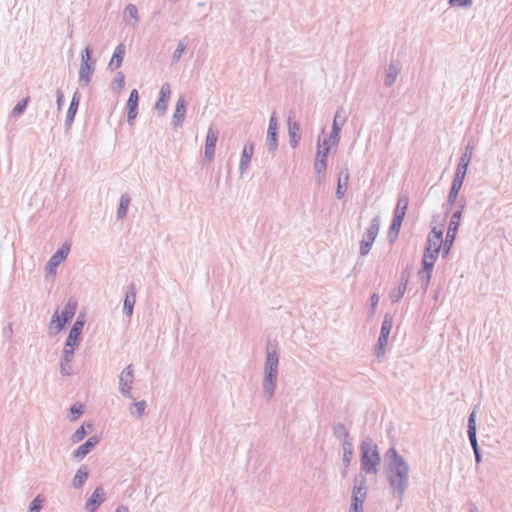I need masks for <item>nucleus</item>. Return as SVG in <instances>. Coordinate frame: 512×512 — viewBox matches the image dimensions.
<instances>
[{
  "label": "nucleus",
  "mask_w": 512,
  "mask_h": 512,
  "mask_svg": "<svg viewBox=\"0 0 512 512\" xmlns=\"http://www.w3.org/2000/svg\"><path fill=\"white\" fill-rule=\"evenodd\" d=\"M340 131H336V129H332L329 135L328 141L331 145L337 146L340 141Z\"/></svg>",
  "instance_id": "obj_57"
},
{
  "label": "nucleus",
  "mask_w": 512,
  "mask_h": 512,
  "mask_svg": "<svg viewBox=\"0 0 512 512\" xmlns=\"http://www.w3.org/2000/svg\"><path fill=\"white\" fill-rule=\"evenodd\" d=\"M474 146L468 143L465 147L464 153L461 155L459 161L470 164L473 155Z\"/></svg>",
  "instance_id": "obj_45"
},
{
  "label": "nucleus",
  "mask_w": 512,
  "mask_h": 512,
  "mask_svg": "<svg viewBox=\"0 0 512 512\" xmlns=\"http://www.w3.org/2000/svg\"><path fill=\"white\" fill-rule=\"evenodd\" d=\"M379 295L377 293H373L371 296H370V315H373L374 312H375V308L377 307L378 303H379Z\"/></svg>",
  "instance_id": "obj_60"
},
{
  "label": "nucleus",
  "mask_w": 512,
  "mask_h": 512,
  "mask_svg": "<svg viewBox=\"0 0 512 512\" xmlns=\"http://www.w3.org/2000/svg\"><path fill=\"white\" fill-rule=\"evenodd\" d=\"M408 203H409L408 197L401 196L397 201L394 215L404 218L406 215L407 208H408Z\"/></svg>",
  "instance_id": "obj_35"
},
{
  "label": "nucleus",
  "mask_w": 512,
  "mask_h": 512,
  "mask_svg": "<svg viewBox=\"0 0 512 512\" xmlns=\"http://www.w3.org/2000/svg\"><path fill=\"white\" fill-rule=\"evenodd\" d=\"M349 512H364L363 504H350Z\"/></svg>",
  "instance_id": "obj_64"
},
{
  "label": "nucleus",
  "mask_w": 512,
  "mask_h": 512,
  "mask_svg": "<svg viewBox=\"0 0 512 512\" xmlns=\"http://www.w3.org/2000/svg\"><path fill=\"white\" fill-rule=\"evenodd\" d=\"M322 148V145H321V141H320V138L318 139V143H317V153H316V157L315 159H326L328 158V148Z\"/></svg>",
  "instance_id": "obj_53"
},
{
  "label": "nucleus",
  "mask_w": 512,
  "mask_h": 512,
  "mask_svg": "<svg viewBox=\"0 0 512 512\" xmlns=\"http://www.w3.org/2000/svg\"><path fill=\"white\" fill-rule=\"evenodd\" d=\"M100 441V438L96 435L91 436L86 440L85 443L80 445L74 452L73 457L77 459L84 458Z\"/></svg>",
  "instance_id": "obj_21"
},
{
  "label": "nucleus",
  "mask_w": 512,
  "mask_h": 512,
  "mask_svg": "<svg viewBox=\"0 0 512 512\" xmlns=\"http://www.w3.org/2000/svg\"><path fill=\"white\" fill-rule=\"evenodd\" d=\"M89 477V470L86 465H82L76 472L72 485L75 489H80Z\"/></svg>",
  "instance_id": "obj_26"
},
{
  "label": "nucleus",
  "mask_w": 512,
  "mask_h": 512,
  "mask_svg": "<svg viewBox=\"0 0 512 512\" xmlns=\"http://www.w3.org/2000/svg\"><path fill=\"white\" fill-rule=\"evenodd\" d=\"M459 226H460V221L452 219V218L450 219L448 230L446 233V238L442 242L443 243V248H442V257L443 258H446L448 256L450 249L455 241Z\"/></svg>",
  "instance_id": "obj_13"
},
{
  "label": "nucleus",
  "mask_w": 512,
  "mask_h": 512,
  "mask_svg": "<svg viewBox=\"0 0 512 512\" xmlns=\"http://www.w3.org/2000/svg\"><path fill=\"white\" fill-rule=\"evenodd\" d=\"M125 14H128L131 18L135 19V22H138V9L134 4H128L125 7Z\"/></svg>",
  "instance_id": "obj_51"
},
{
  "label": "nucleus",
  "mask_w": 512,
  "mask_h": 512,
  "mask_svg": "<svg viewBox=\"0 0 512 512\" xmlns=\"http://www.w3.org/2000/svg\"><path fill=\"white\" fill-rule=\"evenodd\" d=\"M342 449H343V464L345 467H348L351 463L352 457H353V442L352 440L343 441L342 443Z\"/></svg>",
  "instance_id": "obj_30"
},
{
  "label": "nucleus",
  "mask_w": 512,
  "mask_h": 512,
  "mask_svg": "<svg viewBox=\"0 0 512 512\" xmlns=\"http://www.w3.org/2000/svg\"><path fill=\"white\" fill-rule=\"evenodd\" d=\"M266 145L268 152L272 154L275 153L278 147V119L275 112L272 113L269 120Z\"/></svg>",
  "instance_id": "obj_9"
},
{
  "label": "nucleus",
  "mask_w": 512,
  "mask_h": 512,
  "mask_svg": "<svg viewBox=\"0 0 512 512\" xmlns=\"http://www.w3.org/2000/svg\"><path fill=\"white\" fill-rule=\"evenodd\" d=\"M45 502V497L41 494L37 495L30 503L28 512H40L43 503Z\"/></svg>",
  "instance_id": "obj_38"
},
{
  "label": "nucleus",
  "mask_w": 512,
  "mask_h": 512,
  "mask_svg": "<svg viewBox=\"0 0 512 512\" xmlns=\"http://www.w3.org/2000/svg\"><path fill=\"white\" fill-rule=\"evenodd\" d=\"M456 203H457V209H456V211H454L452 213L451 218L455 219V220H458V221H461L462 214H463V212L465 210V207H466V200L462 197Z\"/></svg>",
  "instance_id": "obj_41"
},
{
  "label": "nucleus",
  "mask_w": 512,
  "mask_h": 512,
  "mask_svg": "<svg viewBox=\"0 0 512 512\" xmlns=\"http://www.w3.org/2000/svg\"><path fill=\"white\" fill-rule=\"evenodd\" d=\"M468 166H469V164L459 161V163L457 164V167H456V172H455L454 177H456L457 179L459 178V179L464 180L465 176L467 174Z\"/></svg>",
  "instance_id": "obj_47"
},
{
  "label": "nucleus",
  "mask_w": 512,
  "mask_h": 512,
  "mask_svg": "<svg viewBox=\"0 0 512 512\" xmlns=\"http://www.w3.org/2000/svg\"><path fill=\"white\" fill-rule=\"evenodd\" d=\"M76 306H77L76 302H73L70 300L66 304L64 310L62 311L61 319L58 315V311H56L54 313L52 320H51V325H55L57 332L64 329L66 324H68L72 320V318L74 317L75 312H76Z\"/></svg>",
  "instance_id": "obj_6"
},
{
  "label": "nucleus",
  "mask_w": 512,
  "mask_h": 512,
  "mask_svg": "<svg viewBox=\"0 0 512 512\" xmlns=\"http://www.w3.org/2000/svg\"><path fill=\"white\" fill-rule=\"evenodd\" d=\"M170 95H171V89H170V85L168 83H164L162 86H161V89H160V92H159V98L165 100V101H169L170 99Z\"/></svg>",
  "instance_id": "obj_50"
},
{
  "label": "nucleus",
  "mask_w": 512,
  "mask_h": 512,
  "mask_svg": "<svg viewBox=\"0 0 512 512\" xmlns=\"http://www.w3.org/2000/svg\"><path fill=\"white\" fill-rule=\"evenodd\" d=\"M403 220L404 218L400 216H393L387 235V238L390 243H394L395 240L397 239Z\"/></svg>",
  "instance_id": "obj_25"
},
{
  "label": "nucleus",
  "mask_w": 512,
  "mask_h": 512,
  "mask_svg": "<svg viewBox=\"0 0 512 512\" xmlns=\"http://www.w3.org/2000/svg\"><path fill=\"white\" fill-rule=\"evenodd\" d=\"M92 53L90 46H86L81 52V64H91L95 67L96 60L92 57Z\"/></svg>",
  "instance_id": "obj_39"
},
{
  "label": "nucleus",
  "mask_w": 512,
  "mask_h": 512,
  "mask_svg": "<svg viewBox=\"0 0 512 512\" xmlns=\"http://www.w3.org/2000/svg\"><path fill=\"white\" fill-rule=\"evenodd\" d=\"M435 257L423 256L422 258V269L420 271L432 273L435 261Z\"/></svg>",
  "instance_id": "obj_42"
},
{
  "label": "nucleus",
  "mask_w": 512,
  "mask_h": 512,
  "mask_svg": "<svg viewBox=\"0 0 512 512\" xmlns=\"http://www.w3.org/2000/svg\"><path fill=\"white\" fill-rule=\"evenodd\" d=\"M125 55V47L123 44H119L113 53L112 59L109 63L110 68H119L122 65Z\"/></svg>",
  "instance_id": "obj_28"
},
{
  "label": "nucleus",
  "mask_w": 512,
  "mask_h": 512,
  "mask_svg": "<svg viewBox=\"0 0 512 512\" xmlns=\"http://www.w3.org/2000/svg\"><path fill=\"white\" fill-rule=\"evenodd\" d=\"M70 412L73 414V415H76V417L80 416L82 413H83V407L81 404L79 403H76L74 405L71 406L70 408Z\"/></svg>",
  "instance_id": "obj_61"
},
{
  "label": "nucleus",
  "mask_w": 512,
  "mask_h": 512,
  "mask_svg": "<svg viewBox=\"0 0 512 512\" xmlns=\"http://www.w3.org/2000/svg\"><path fill=\"white\" fill-rule=\"evenodd\" d=\"M278 371L264 370V378L262 381L263 393L269 401L276 390Z\"/></svg>",
  "instance_id": "obj_12"
},
{
  "label": "nucleus",
  "mask_w": 512,
  "mask_h": 512,
  "mask_svg": "<svg viewBox=\"0 0 512 512\" xmlns=\"http://www.w3.org/2000/svg\"><path fill=\"white\" fill-rule=\"evenodd\" d=\"M87 435V430L85 429V424H82L72 435L71 440L73 443H78L82 441Z\"/></svg>",
  "instance_id": "obj_44"
},
{
  "label": "nucleus",
  "mask_w": 512,
  "mask_h": 512,
  "mask_svg": "<svg viewBox=\"0 0 512 512\" xmlns=\"http://www.w3.org/2000/svg\"><path fill=\"white\" fill-rule=\"evenodd\" d=\"M136 292L135 284L131 283L127 288L123 304V312L128 317L132 316L133 314V309L136 302Z\"/></svg>",
  "instance_id": "obj_19"
},
{
  "label": "nucleus",
  "mask_w": 512,
  "mask_h": 512,
  "mask_svg": "<svg viewBox=\"0 0 512 512\" xmlns=\"http://www.w3.org/2000/svg\"><path fill=\"white\" fill-rule=\"evenodd\" d=\"M463 182L464 180L454 177L447 197V205L449 207L456 204Z\"/></svg>",
  "instance_id": "obj_24"
},
{
  "label": "nucleus",
  "mask_w": 512,
  "mask_h": 512,
  "mask_svg": "<svg viewBox=\"0 0 512 512\" xmlns=\"http://www.w3.org/2000/svg\"><path fill=\"white\" fill-rule=\"evenodd\" d=\"M132 384L127 383V385L119 384V390L121 394L126 398H133L131 394Z\"/></svg>",
  "instance_id": "obj_58"
},
{
  "label": "nucleus",
  "mask_w": 512,
  "mask_h": 512,
  "mask_svg": "<svg viewBox=\"0 0 512 512\" xmlns=\"http://www.w3.org/2000/svg\"><path fill=\"white\" fill-rule=\"evenodd\" d=\"M86 319L85 314L80 313L77 316L76 321L74 322L73 326L70 329L69 335L66 339V346H70L72 348L79 345L81 340V334L83 327L85 325Z\"/></svg>",
  "instance_id": "obj_7"
},
{
  "label": "nucleus",
  "mask_w": 512,
  "mask_h": 512,
  "mask_svg": "<svg viewBox=\"0 0 512 512\" xmlns=\"http://www.w3.org/2000/svg\"><path fill=\"white\" fill-rule=\"evenodd\" d=\"M105 501V493L103 488L97 487L92 495L88 498L85 508L88 512H95Z\"/></svg>",
  "instance_id": "obj_16"
},
{
  "label": "nucleus",
  "mask_w": 512,
  "mask_h": 512,
  "mask_svg": "<svg viewBox=\"0 0 512 512\" xmlns=\"http://www.w3.org/2000/svg\"><path fill=\"white\" fill-rule=\"evenodd\" d=\"M186 40H187V38L185 37L184 39H182V40H180L178 42L177 47H176V49L173 52L172 57H171L172 64L178 63L179 60L181 59V56H182L183 52L187 48V41Z\"/></svg>",
  "instance_id": "obj_34"
},
{
  "label": "nucleus",
  "mask_w": 512,
  "mask_h": 512,
  "mask_svg": "<svg viewBox=\"0 0 512 512\" xmlns=\"http://www.w3.org/2000/svg\"><path fill=\"white\" fill-rule=\"evenodd\" d=\"M287 124L290 146L296 148L301 139L300 124L291 115L288 117Z\"/></svg>",
  "instance_id": "obj_15"
},
{
  "label": "nucleus",
  "mask_w": 512,
  "mask_h": 512,
  "mask_svg": "<svg viewBox=\"0 0 512 512\" xmlns=\"http://www.w3.org/2000/svg\"><path fill=\"white\" fill-rule=\"evenodd\" d=\"M146 407L147 404L146 401L144 400L134 402L130 407V413L132 416H135L136 418H141L145 412Z\"/></svg>",
  "instance_id": "obj_36"
},
{
  "label": "nucleus",
  "mask_w": 512,
  "mask_h": 512,
  "mask_svg": "<svg viewBox=\"0 0 512 512\" xmlns=\"http://www.w3.org/2000/svg\"><path fill=\"white\" fill-rule=\"evenodd\" d=\"M448 3L450 6H459V7L467 8L472 5L473 0H449Z\"/></svg>",
  "instance_id": "obj_56"
},
{
  "label": "nucleus",
  "mask_w": 512,
  "mask_h": 512,
  "mask_svg": "<svg viewBox=\"0 0 512 512\" xmlns=\"http://www.w3.org/2000/svg\"><path fill=\"white\" fill-rule=\"evenodd\" d=\"M138 101H139L138 91H137V89H133L130 92L129 98L127 100L126 108L137 109L138 108Z\"/></svg>",
  "instance_id": "obj_43"
},
{
  "label": "nucleus",
  "mask_w": 512,
  "mask_h": 512,
  "mask_svg": "<svg viewBox=\"0 0 512 512\" xmlns=\"http://www.w3.org/2000/svg\"><path fill=\"white\" fill-rule=\"evenodd\" d=\"M381 463V457L377 444L367 437L360 444V466L366 474H377Z\"/></svg>",
  "instance_id": "obj_2"
},
{
  "label": "nucleus",
  "mask_w": 512,
  "mask_h": 512,
  "mask_svg": "<svg viewBox=\"0 0 512 512\" xmlns=\"http://www.w3.org/2000/svg\"><path fill=\"white\" fill-rule=\"evenodd\" d=\"M167 105H168V102L161 99V98H158L156 104H155V110L160 114H164L167 110Z\"/></svg>",
  "instance_id": "obj_55"
},
{
  "label": "nucleus",
  "mask_w": 512,
  "mask_h": 512,
  "mask_svg": "<svg viewBox=\"0 0 512 512\" xmlns=\"http://www.w3.org/2000/svg\"><path fill=\"white\" fill-rule=\"evenodd\" d=\"M95 67L91 64H80L79 69V84L81 87H87L91 81Z\"/></svg>",
  "instance_id": "obj_23"
},
{
  "label": "nucleus",
  "mask_w": 512,
  "mask_h": 512,
  "mask_svg": "<svg viewBox=\"0 0 512 512\" xmlns=\"http://www.w3.org/2000/svg\"><path fill=\"white\" fill-rule=\"evenodd\" d=\"M278 365V342L269 340L266 346V359L264 363V370L278 371Z\"/></svg>",
  "instance_id": "obj_8"
},
{
  "label": "nucleus",
  "mask_w": 512,
  "mask_h": 512,
  "mask_svg": "<svg viewBox=\"0 0 512 512\" xmlns=\"http://www.w3.org/2000/svg\"><path fill=\"white\" fill-rule=\"evenodd\" d=\"M348 181H349L348 171L345 170V172H343V171L340 172V175L338 178V183H337V188H336V192H335V196L337 199H341L344 197L346 188L348 186Z\"/></svg>",
  "instance_id": "obj_27"
},
{
  "label": "nucleus",
  "mask_w": 512,
  "mask_h": 512,
  "mask_svg": "<svg viewBox=\"0 0 512 512\" xmlns=\"http://www.w3.org/2000/svg\"><path fill=\"white\" fill-rule=\"evenodd\" d=\"M409 278H410V272H409V269L406 268L401 272L400 283H405V285L407 286L408 282H409Z\"/></svg>",
  "instance_id": "obj_62"
},
{
  "label": "nucleus",
  "mask_w": 512,
  "mask_h": 512,
  "mask_svg": "<svg viewBox=\"0 0 512 512\" xmlns=\"http://www.w3.org/2000/svg\"><path fill=\"white\" fill-rule=\"evenodd\" d=\"M30 97H25L19 101L11 111V116L14 118L20 117L26 110Z\"/></svg>",
  "instance_id": "obj_37"
},
{
  "label": "nucleus",
  "mask_w": 512,
  "mask_h": 512,
  "mask_svg": "<svg viewBox=\"0 0 512 512\" xmlns=\"http://www.w3.org/2000/svg\"><path fill=\"white\" fill-rule=\"evenodd\" d=\"M124 79H125L124 74L122 72H118L115 76L113 83H112V89H114V90L122 89L125 84Z\"/></svg>",
  "instance_id": "obj_48"
},
{
  "label": "nucleus",
  "mask_w": 512,
  "mask_h": 512,
  "mask_svg": "<svg viewBox=\"0 0 512 512\" xmlns=\"http://www.w3.org/2000/svg\"><path fill=\"white\" fill-rule=\"evenodd\" d=\"M384 471L391 494L402 502L410 485V468L395 447H390L384 454Z\"/></svg>",
  "instance_id": "obj_1"
},
{
  "label": "nucleus",
  "mask_w": 512,
  "mask_h": 512,
  "mask_svg": "<svg viewBox=\"0 0 512 512\" xmlns=\"http://www.w3.org/2000/svg\"><path fill=\"white\" fill-rule=\"evenodd\" d=\"M407 286L405 283H399L398 287L390 293V299L393 303L398 302L404 295Z\"/></svg>",
  "instance_id": "obj_40"
},
{
  "label": "nucleus",
  "mask_w": 512,
  "mask_h": 512,
  "mask_svg": "<svg viewBox=\"0 0 512 512\" xmlns=\"http://www.w3.org/2000/svg\"><path fill=\"white\" fill-rule=\"evenodd\" d=\"M71 362L61 361L60 362V373L63 376H70L72 374Z\"/></svg>",
  "instance_id": "obj_54"
},
{
  "label": "nucleus",
  "mask_w": 512,
  "mask_h": 512,
  "mask_svg": "<svg viewBox=\"0 0 512 512\" xmlns=\"http://www.w3.org/2000/svg\"><path fill=\"white\" fill-rule=\"evenodd\" d=\"M254 154V144L253 142H249L244 145V148L241 153L240 163H239V171L242 174H244L250 164L251 158Z\"/></svg>",
  "instance_id": "obj_22"
},
{
  "label": "nucleus",
  "mask_w": 512,
  "mask_h": 512,
  "mask_svg": "<svg viewBox=\"0 0 512 512\" xmlns=\"http://www.w3.org/2000/svg\"><path fill=\"white\" fill-rule=\"evenodd\" d=\"M327 168V160L326 159H315L314 169L317 173L325 172Z\"/></svg>",
  "instance_id": "obj_52"
},
{
  "label": "nucleus",
  "mask_w": 512,
  "mask_h": 512,
  "mask_svg": "<svg viewBox=\"0 0 512 512\" xmlns=\"http://www.w3.org/2000/svg\"><path fill=\"white\" fill-rule=\"evenodd\" d=\"M134 381V370L132 364L126 366L120 376H119V384L127 385V383L133 384Z\"/></svg>",
  "instance_id": "obj_32"
},
{
  "label": "nucleus",
  "mask_w": 512,
  "mask_h": 512,
  "mask_svg": "<svg viewBox=\"0 0 512 512\" xmlns=\"http://www.w3.org/2000/svg\"><path fill=\"white\" fill-rule=\"evenodd\" d=\"M70 251V245L64 243L49 259L46 264L48 274H55L57 267L67 258Z\"/></svg>",
  "instance_id": "obj_10"
},
{
  "label": "nucleus",
  "mask_w": 512,
  "mask_h": 512,
  "mask_svg": "<svg viewBox=\"0 0 512 512\" xmlns=\"http://www.w3.org/2000/svg\"><path fill=\"white\" fill-rule=\"evenodd\" d=\"M130 202H131V198L127 193L121 195L119 207H118L117 213H116L118 220L126 217Z\"/></svg>",
  "instance_id": "obj_29"
},
{
  "label": "nucleus",
  "mask_w": 512,
  "mask_h": 512,
  "mask_svg": "<svg viewBox=\"0 0 512 512\" xmlns=\"http://www.w3.org/2000/svg\"><path fill=\"white\" fill-rule=\"evenodd\" d=\"M402 69L401 63L398 60H392L385 71L384 85L391 87L394 85L397 76L400 74Z\"/></svg>",
  "instance_id": "obj_17"
},
{
  "label": "nucleus",
  "mask_w": 512,
  "mask_h": 512,
  "mask_svg": "<svg viewBox=\"0 0 512 512\" xmlns=\"http://www.w3.org/2000/svg\"><path fill=\"white\" fill-rule=\"evenodd\" d=\"M80 99H81L80 93L78 91H75L73 96H72L70 104L71 105H75V106H79Z\"/></svg>",
  "instance_id": "obj_63"
},
{
  "label": "nucleus",
  "mask_w": 512,
  "mask_h": 512,
  "mask_svg": "<svg viewBox=\"0 0 512 512\" xmlns=\"http://www.w3.org/2000/svg\"><path fill=\"white\" fill-rule=\"evenodd\" d=\"M368 492L366 477L362 474H357L353 479V488L351 495L359 497L363 501L366 500Z\"/></svg>",
  "instance_id": "obj_14"
},
{
  "label": "nucleus",
  "mask_w": 512,
  "mask_h": 512,
  "mask_svg": "<svg viewBox=\"0 0 512 512\" xmlns=\"http://www.w3.org/2000/svg\"><path fill=\"white\" fill-rule=\"evenodd\" d=\"M74 357V348L70 346H64L61 361L71 362Z\"/></svg>",
  "instance_id": "obj_49"
},
{
  "label": "nucleus",
  "mask_w": 512,
  "mask_h": 512,
  "mask_svg": "<svg viewBox=\"0 0 512 512\" xmlns=\"http://www.w3.org/2000/svg\"><path fill=\"white\" fill-rule=\"evenodd\" d=\"M186 114V100L180 96L177 100L175 111L172 118V125L174 128L182 126Z\"/></svg>",
  "instance_id": "obj_20"
},
{
  "label": "nucleus",
  "mask_w": 512,
  "mask_h": 512,
  "mask_svg": "<svg viewBox=\"0 0 512 512\" xmlns=\"http://www.w3.org/2000/svg\"><path fill=\"white\" fill-rule=\"evenodd\" d=\"M218 136L219 131L217 130L216 127L211 125L207 131L204 147V156L208 162L212 161L214 158Z\"/></svg>",
  "instance_id": "obj_11"
},
{
  "label": "nucleus",
  "mask_w": 512,
  "mask_h": 512,
  "mask_svg": "<svg viewBox=\"0 0 512 512\" xmlns=\"http://www.w3.org/2000/svg\"><path fill=\"white\" fill-rule=\"evenodd\" d=\"M344 109L342 107H339L334 115L333 123H332V129H336V131H340L342 129V126L344 125L346 118L343 115Z\"/></svg>",
  "instance_id": "obj_33"
},
{
  "label": "nucleus",
  "mask_w": 512,
  "mask_h": 512,
  "mask_svg": "<svg viewBox=\"0 0 512 512\" xmlns=\"http://www.w3.org/2000/svg\"><path fill=\"white\" fill-rule=\"evenodd\" d=\"M467 435L470 441L471 447L474 450L480 449L477 441V426H476V411L475 409L470 413L468 417Z\"/></svg>",
  "instance_id": "obj_18"
},
{
  "label": "nucleus",
  "mask_w": 512,
  "mask_h": 512,
  "mask_svg": "<svg viewBox=\"0 0 512 512\" xmlns=\"http://www.w3.org/2000/svg\"><path fill=\"white\" fill-rule=\"evenodd\" d=\"M127 109V122L130 126L134 124V121L137 117V109L134 108H126Z\"/></svg>",
  "instance_id": "obj_59"
},
{
  "label": "nucleus",
  "mask_w": 512,
  "mask_h": 512,
  "mask_svg": "<svg viewBox=\"0 0 512 512\" xmlns=\"http://www.w3.org/2000/svg\"><path fill=\"white\" fill-rule=\"evenodd\" d=\"M332 432L337 439H341L343 441L352 440V438L349 437V432L345 425L340 422L332 425Z\"/></svg>",
  "instance_id": "obj_31"
},
{
  "label": "nucleus",
  "mask_w": 512,
  "mask_h": 512,
  "mask_svg": "<svg viewBox=\"0 0 512 512\" xmlns=\"http://www.w3.org/2000/svg\"><path fill=\"white\" fill-rule=\"evenodd\" d=\"M379 229H380V218H379V216H375L372 219L369 227L366 229L363 239L360 242V254L362 256H366L369 253V251L379 233Z\"/></svg>",
  "instance_id": "obj_4"
},
{
  "label": "nucleus",
  "mask_w": 512,
  "mask_h": 512,
  "mask_svg": "<svg viewBox=\"0 0 512 512\" xmlns=\"http://www.w3.org/2000/svg\"><path fill=\"white\" fill-rule=\"evenodd\" d=\"M418 277H419V279H420V281L422 283L423 291L426 292L427 289H428L431 277H432V273L424 272V271H419L418 272Z\"/></svg>",
  "instance_id": "obj_46"
},
{
  "label": "nucleus",
  "mask_w": 512,
  "mask_h": 512,
  "mask_svg": "<svg viewBox=\"0 0 512 512\" xmlns=\"http://www.w3.org/2000/svg\"><path fill=\"white\" fill-rule=\"evenodd\" d=\"M442 242L443 231L433 227L428 235L423 256L435 257V259H437L441 250Z\"/></svg>",
  "instance_id": "obj_5"
},
{
  "label": "nucleus",
  "mask_w": 512,
  "mask_h": 512,
  "mask_svg": "<svg viewBox=\"0 0 512 512\" xmlns=\"http://www.w3.org/2000/svg\"><path fill=\"white\" fill-rule=\"evenodd\" d=\"M393 324V316L389 313H386L382 321L380 335L375 347V354L378 359H380L385 354V349L388 344V338L391 333Z\"/></svg>",
  "instance_id": "obj_3"
}]
</instances>
